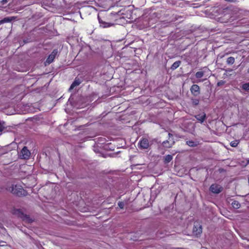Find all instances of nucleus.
Instances as JSON below:
<instances>
[{
	"label": "nucleus",
	"mask_w": 249,
	"mask_h": 249,
	"mask_svg": "<svg viewBox=\"0 0 249 249\" xmlns=\"http://www.w3.org/2000/svg\"><path fill=\"white\" fill-rule=\"evenodd\" d=\"M11 193L18 196H26L27 192L24 190L21 186L18 185H13L10 190Z\"/></svg>",
	"instance_id": "nucleus-1"
},
{
	"label": "nucleus",
	"mask_w": 249,
	"mask_h": 249,
	"mask_svg": "<svg viewBox=\"0 0 249 249\" xmlns=\"http://www.w3.org/2000/svg\"><path fill=\"white\" fill-rule=\"evenodd\" d=\"M223 189V187L220 185L217 184L216 183L212 184L209 188V190L211 192L216 194L221 193Z\"/></svg>",
	"instance_id": "nucleus-2"
},
{
	"label": "nucleus",
	"mask_w": 249,
	"mask_h": 249,
	"mask_svg": "<svg viewBox=\"0 0 249 249\" xmlns=\"http://www.w3.org/2000/svg\"><path fill=\"white\" fill-rule=\"evenodd\" d=\"M202 231V226L198 222H195L193 228V233L196 236L200 235Z\"/></svg>",
	"instance_id": "nucleus-3"
},
{
	"label": "nucleus",
	"mask_w": 249,
	"mask_h": 249,
	"mask_svg": "<svg viewBox=\"0 0 249 249\" xmlns=\"http://www.w3.org/2000/svg\"><path fill=\"white\" fill-rule=\"evenodd\" d=\"M83 81L84 78L82 75H78L71 84L69 89H71L75 87L79 86Z\"/></svg>",
	"instance_id": "nucleus-4"
},
{
	"label": "nucleus",
	"mask_w": 249,
	"mask_h": 249,
	"mask_svg": "<svg viewBox=\"0 0 249 249\" xmlns=\"http://www.w3.org/2000/svg\"><path fill=\"white\" fill-rule=\"evenodd\" d=\"M31 153L27 149V147L24 146L21 150L19 156L23 159H28L30 156Z\"/></svg>",
	"instance_id": "nucleus-5"
},
{
	"label": "nucleus",
	"mask_w": 249,
	"mask_h": 249,
	"mask_svg": "<svg viewBox=\"0 0 249 249\" xmlns=\"http://www.w3.org/2000/svg\"><path fill=\"white\" fill-rule=\"evenodd\" d=\"M141 149H147L149 146V141L146 138H142L139 142Z\"/></svg>",
	"instance_id": "nucleus-6"
},
{
	"label": "nucleus",
	"mask_w": 249,
	"mask_h": 249,
	"mask_svg": "<svg viewBox=\"0 0 249 249\" xmlns=\"http://www.w3.org/2000/svg\"><path fill=\"white\" fill-rule=\"evenodd\" d=\"M190 91L191 93L195 96H198L200 93V88L196 84H194L191 86Z\"/></svg>",
	"instance_id": "nucleus-7"
},
{
	"label": "nucleus",
	"mask_w": 249,
	"mask_h": 249,
	"mask_svg": "<svg viewBox=\"0 0 249 249\" xmlns=\"http://www.w3.org/2000/svg\"><path fill=\"white\" fill-rule=\"evenodd\" d=\"M58 53V50L57 49H54L52 53L48 56L47 60L46 63L50 64L53 61L55 56L57 55Z\"/></svg>",
	"instance_id": "nucleus-8"
},
{
	"label": "nucleus",
	"mask_w": 249,
	"mask_h": 249,
	"mask_svg": "<svg viewBox=\"0 0 249 249\" xmlns=\"http://www.w3.org/2000/svg\"><path fill=\"white\" fill-rule=\"evenodd\" d=\"M195 117L201 124L203 123L207 118L206 114L204 112L196 115L195 116Z\"/></svg>",
	"instance_id": "nucleus-9"
},
{
	"label": "nucleus",
	"mask_w": 249,
	"mask_h": 249,
	"mask_svg": "<svg viewBox=\"0 0 249 249\" xmlns=\"http://www.w3.org/2000/svg\"><path fill=\"white\" fill-rule=\"evenodd\" d=\"M21 218L24 221L28 223H31L33 222V220L28 215L23 213Z\"/></svg>",
	"instance_id": "nucleus-10"
},
{
	"label": "nucleus",
	"mask_w": 249,
	"mask_h": 249,
	"mask_svg": "<svg viewBox=\"0 0 249 249\" xmlns=\"http://www.w3.org/2000/svg\"><path fill=\"white\" fill-rule=\"evenodd\" d=\"M21 218L24 221L28 223H31L33 222V220L28 215L23 213Z\"/></svg>",
	"instance_id": "nucleus-11"
},
{
	"label": "nucleus",
	"mask_w": 249,
	"mask_h": 249,
	"mask_svg": "<svg viewBox=\"0 0 249 249\" xmlns=\"http://www.w3.org/2000/svg\"><path fill=\"white\" fill-rule=\"evenodd\" d=\"M173 159V156L171 155H167L163 157V162L167 164L170 162Z\"/></svg>",
	"instance_id": "nucleus-12"
},
{
	"label": "nucleus",
	"mask_w": 249,
	"mask_h": 249,
	"mask_svg": "<svg viewBox=\"0 0 249 249\" xmlns=\"http://www.w3.org/2000/svg\"><path fill=\"white\" fill-rule=\"evenodd\" d=\"M14 19L15 17H14L4 18L2 20H0V24L11 22Z\"/></svg>",
	"instance_id": "nucleus-13"
},
{
	"label": "nucleus",
	"mask_w": 249,
	"mask_h": 249,
	"mask_svg": "<svg viewBox=\"0 0 249 249\" xmlns=\"http://www.w3.org/2000/svg\"><path fill=\"white\" fill-rule=\"evenodd\" d=\"M13 213L14 215H17V216L20 217L21 218V216L23 215V212L19 209H15L13 210Z\"/></svg>",
	"instance_id": "nucleus-14"
},
{
	"label": "nucleus",
	"mask_w": 249,
	"mask_h": 249,
	"mask_svg": "<svg viewBox=\"0 0 249 249\" xmlns=\"http://www.w3.org/2000/svg\"><path fill=\"white\" fill-rule=\"evenodd\" d=\"M162 145L164 147L166 148H170L173 146V145L171 143H170V141L168 140H166L163 142L162 143Z\"/></svg>",
	"instance_id": "nucleus-15"
},
{
	"label": "nucleus",
	"mask_w": 249,
	"mask_h": 249,
	"mask_svg": "<svg viewBox=\"0 0 249 249\" xmlns=\"http://www.w3.org/2000/svg\"><path fill=\"white\" fill-rule=\"evenodd\" d=\"M180 64H181L180 61H176L172 64V65L171 66V69L172 70H175L179 66Z\"/></svg>",
	"instance_id": "nucleus-16"
},
{
	"label": "nucleus",
	"mask_w": 249,
	"mask_h": 249,
	"mask_svg": "<svg viewBox=\"0 0 249 249\" xmlns=\"http://www.w3.org/2000/svg\"><path fill=\"white\" fill-rule=\"evenodd\" d=\"M191 100L192 105L193 107H196L197 106L199 103V100L198 99L192 98L191 99Z\"/></svg>",
	"instance_id": "nucleus-17"
},
{
	"label": "nucleus",
	"mask_w": 249,
	"mask_h": 249,
	"mask_svg": "<svg viewBox=\"0 0 249 249\" xmlns=\"http://www.w3.org/2000/svg\"><path fill=\"white\" fill-rule=\"evenodd\" d=\"M6 129V126L5 123L3 121L0 122V132H5Z\"/></svg>",
	"instance_id": "nucleus-18"
},
{
	"label": "nucleus",
	"mask_w": 249,
	"mask_h": 249,
	"mask_svg": "<svg viewBox=\"0 0 249 249\" xmlns=\"http://www.w3.org/2000/svg\"><path fill=\"white\" fill-rule=\"evenodd\" d=\"M231 205L234 209H237L240 208L241 205L238 201L234 200L232 202Z\"/></svg>",
	"instance_id": "nucleus-19"
},
{
	"label": "nucleus",
	"mask_w": 249,
	"mask_h": 249,
	"mask_svg": "<svg viewBox=\"0 0 249 249\" xmlns=\"http://www.w3.org/2000/svg\"><path fill=\"white\" fill-rule=\"evenodd\" d=\"M235 61V59L233 57L231 56L227 58V63L229 65H232L234 63Z\"/></svg>",
	"instance_id": "nucleus-20"
},
{
	"label": "nucleus",
	"mask_w": 249,
	"mask_h": 249,
	"mask_svg": "<svg viewBox=\"0 0 249 249\" xmlns=\"http://www.w3.org/2000/svg\"><path fill=\"white\" fill-rule=\"evenodd\" d=\"M112 25V24L110 23L106 22L103 21L102 24H100V26L103 28H107L111 26Z\"/></svg>",
	"instance_id": "nucleus-21"
},
{
	"label": "nucleus",
	"mask_w": 249,
	"mask_h": 249,
	"mask_svg": "<svg viewBox=\"0 0 249 249\" xmlns=\"http://www.w3.org/2000/svg\"><path fill=\"white\" fill-rule=\"evenodd\" d=\"M204 75V72L202 71H199L196 72L195 76L197 78H200Z\"/></svg>",
	"instance_id": "nucleus-22"
},
{
	"label": "nucleus",
	"mask_w": 249,
	"mask_h": 249,
	"mask_svg": "<svg viewBox=\"0 0 249 249\" xmlns=\"http://www.w3.org/2000/svg\"><path fill=\"white\" fill-rule=\"evenodd\" d=\"M238 143H239V142L238 140H234L230 142V145L231 147H235L237 146Z\"/></svg>",
	"instance_id": "nucleus-23"
},
{
	"label": "nucleus",
	"mask_w": 249,
	"mask_h": 249,
	"mask_svg": "<svg viewBox=\"0 0 249 249\" xmlns=\"http://www.w3.org/2000/svg\"><path fill=\"white\" fill-rule=\"evenodd\" d=\"M242 89L246 91H249V83H245L242 85Z\"/></svg>",
	"instance_id": "nucleus-24"
},
{
	"label": "nucleus",
	"mask_w": 249,
	"mask_h": 249,
	"mask_svg": "<svg viewBox=\"0 0 249 249\" xmlns=\"http://www.w3.org/2000/svg\"><path fill=\"white\" fill-rule=\"evenodd\" d=\"M187 144L191 147H195L196 145V144L192 141H189L187 142Z\"/></svg>",
	"instance_id": "nucleus-25"
},
{
	"label": "nucleus",
	"mask_w": 249,
	"mask_h": 249,
	"mask_svg": "<svg viewBox=\"0 0 249 249\" xmlns=\"http://www.w3.org/2000/svg\"><path fill=\"white\" fill-rule=\"evenodd\" d=\"M118 205L121 209H123L124 207V203L123 202L119 201L118 203Z\"/></svg>",
	"instance_id": "nucleus-26"
},
{
	"label": "nucleus",
	"mask_w": 249,
	"mask_h": 249,
	"mask_svg": "<svg viewBox=\"0 0 249 249\" xmlns=\"http://www.w3.org/2000/svg\"><path fill=\"white\" fill-rule=\"evenodd\" d=\"M225 82L223 80H220V81L218 82L217 85L218 86H221L225 84Z\"/></svg>",
	"instance_id": "nucleus-27"
},
{
	"label": "nucleus",
	"mask_w": 249,
	"mask_h": 249,
	"mask_svg": "<svg viewBox=\"0 0 249 249\" xmlns=\"http://www.w3.org/2000/svg\"><path fill=\"white\" fill-rule=\"evenodd\" d=\"M168 141H170V143H171L173 145L174 144L175 141L173 138H169Z\"/></svg>",
	"instance_id": "nucleus-28"
},
{
	"label": "nucleus",
	"mask_w": 249,
	"mask_h": 249,
	"mask_svg": "<svg viewBox=\"0 0 249 249\" xmlns=\"http://www.w3.org/2000/svg\"><path fill=\"white\" fill-rule=\"evenodd\" d=\"M168 141H170V143H171L173 145L174 144L175 141L173 138H169Z\"/></svg>",
	"instance_id": "nucleus-29"
},
{
	"label": "nucleus",
	"mask_w": 249,
	"mask_h": 249,
	"mask_svg": "<svg viewBox=\"0 0 249 249\" xmlns=\"http://www.w3.org/2000/svg\"><path fill=\"white\" fill-rule=\"evenodd\" d=\"M8 2V0H2L0 1V3L1 5H4L6 4Z\"/></svg>",
	"instance_id": "nucleus-30"
},
{
	"label": "nucleus",
	"mask_w": 249,
	"mask_h": 249,
	"mask_svg": "<svg viewBox=\"0 0 249 249\" xmlns=\"http://www.w3.org/2000/svg\"><path fill=\"white\" fill-rule=\"evenodd\" d=\"M98 20H99V22L100 24L101 23L102 24L103 20L101 19V18H100V17L99 16H98Z\"/></svg>",
	"instance_id": "nucleus-31"
},
{
	"label": "nucleus",
	"mask_w": 249,
	"mask_h": 249,
	"mask_svg": "<svg viewBox=\"0 0 249 249\" xmlns=\"http://www.w3.org/2000/svg\"><path fill=\"white\" fill-rule=\"evenodd\" d=\"M172 249H184L182 248H174Z\"/></svg>",
	"instance_id": "nucleus-32"
},
{
	"label": "nucleus",
	"mask_w": 249,
	"mask_h": 249,
	"mask_svg": "<svg viewBox=\"0 0 249 249\" xmlns=\"http://www.w3.org/2000/svg\"><path fill=\"white\" fill-rule=\"evenodd\" d=\"M168 135L169 136V138H171V137H173V135L170 133L168 134Z\"/></svg>",
	"instance_id": "nucleus-33"
}]
</instances>
